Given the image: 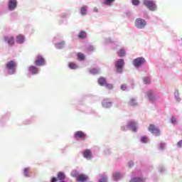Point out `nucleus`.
Masks as SVG:
<instances>
[{"mask_svg": "<svg viewBox=\"0 0 182 182\" xmlns=\"http://www.w3.org/2000/svg\"><path fill=\"white\" fill-rule=\"evenodd\" d=\"M145 63L146 58L144 57H138L132 61L133 66L140 73H147L149 72V65H144Z\"/></svg>", "mask_w": 182, "mask_h": 182, "instance_id": "obj_1", "label": "nucleus"}, {"mask_svg": "<svg viewBox=\"0 0 182 182\" xmlns=\"http://www.w3.org/2000/svg\"><path fill=\"white\" fill-rule=\"evenodd\" d=\"M18 64L15 60H11L6 63V70H7L8 75H15L16 73V67Z\"/></svg>", "mask_w": 182, "mask_h": 182, "instance_id": "obj_2", "label": "nucleus"}, {"mask_svg": "<svg viewBox=\"0 0 182 182\" xmlns=\"http://www.w3.org/2000/svg\"><path fill=\"white\" fill-rule=\"evenodd\" d=\"M124 65H126V63L124 62V59L119 58L114 63L116 73H118L119 75H122V73H123V68H124Z\"/></svg>", "mask_w": 182, "mask_h": 182, "instance_id": "obj_3", "label": "nucleus"}, {"mask_svg": "<svg viewBox=\"0 0 182 182\" xmlns=\"http://www.w3.org/2000/svg\"><path fill=\"white\" fill-rule=\"evenodd\" d=\"M97 83L100 86H102V87H106V89H108L109 90H112L114 87L113 84L108 83L107 79L103 76H101L98 78Z\"/></svg>", "mask_w": 182, "mask_h": 182, "instance_id": "obj_4", "label": "nucleus"}, {"mask_svg": "<svg viewBox=\"0 0 182 182\" xmlns=\"http://www.w3.org/2000/svg\"><path fill=\"white\" fill-rule=\"evenodd\" d=\"M143 4L151 12H156L158 9L157 4L154 0H143Z\"/></svg>", "mask_w": 182, "mask_h": 182, "instance_id": "obj_5", "label": "nucleus"}, {"mask_svg": "<svg viewBox=\"0 0 182 182\" xmlns=\"http://www.w3.org/2000/svg\"><path fill=\"white\" fill-rule=\"evenodd\" d=\"M11 116L12 114L9 111H7L3 114L0 117V126H1V127H5L8 122H9V119H11Z\"/></svg>", "mask_w": 182, "mask_h": 182, "instance_id": "obj_6", "label": "nucleus"}, {"mask_svg": "<svg viewBox=\"0 0 182 182\" xmlns=\"http://www.w3.org/2000/svg\"><path fill=\"white\" fill-rule=\"evenodd\" d=\"M136 29H144L147 26V21L142 18H136L134 21Z\"/></svg>", "mask_w": 182, "mask_h": 182, "instance_id": "obj_7", "label": "nucleus"}, {"mask_svg": "<svg viewBox=\"0 0 182 182\" xmlns=\"http://www.w3.org/2000/svg\"><path fill=\"white\" fill-rule=\"evenodd\" d=\"M34 65L38 68H42V66H46V60L42 55H38L36 57L34 60Z\"/></svg>", "mask_w": 182, "mask_h": 182, "instance_id": "obj_8", "label": "nucleus"}, {"mask_svg": "<svg viewBox=\"0 0 182 182\" xmlns=\"http://www.w3.org/2000/svg\"><path fill=\"white\" fill-rule=\"evenodd\" d=\"M28 75L31 76H36V75H39L41 73V68L38 66L35 65H30L28 68Z\"/></svg>", "mask_w": 182, "mask_h": 182, "instance_id": "obj_9", "label": "nucleus"}, {"mask_svg": "<svg viewBox=\"0 0 182 182\" xmlns=\"http://www.w3.org/2000/svg\"><path fill=\"white\" fill-rule=\"evenodd\" d=\"M149 132H150L152 134H154L156 137H159L161 136V132L160 129L157 127H156V125L151 124L148 128Z\"/></svg>", "mask_w": 182, "mask_h": 182, "instance_id": "obj_10", "label": "nucleus"}, {"mask_svg": "<svg viewBox=\"0 0 182 182\" xmlns=\"http://www.w3.org/2000/svg\"><path fill=\"white\" fill-rule=\"evenodd\" d=\"M4 42L12 48V46H15V37L14 36H4Z\"/></svg>", "mask_w": 182, "mask_h": 182, "instance_id": "obj_11", "label": "nucleus"}, {"mask_svg": "<svg viewBox=\"0 0 182 182\" xmlns=\"http://www.w3.org/2000/svg\"><path fill=\"white\" fill-rule=\"evenodd\" d=\"M18 8V0H9L7 3V9L9 12L15 11Z\"/></svg>", "mask_w": 182, "mask_h": 182, "instance_id": "obj_12", "label": "nucleus"}, {"mask_svg": "<svg viewBox=\"0 0 182 182\" xmlns=\"http://www.w3.org/2000/svg\"><path fill=\"white\" fill-rule=\"evenodd\" d=\"M73 137L75 140H86V133L83 131H77L74 133Z\"/></svg>", "mask_w": 182, "mask_h": 182, "instance_id": "obj_13", "label": "nucleus"}, {"mask_svg": "<svg viewBox=\"0 0 182 182\" xmlns=\"http://www.w3.org/2000/svg\"><path fill=\"white\" fill-rule=\"evenodd\" d=\"M127 129L128 130H132L134 133L137 132V123L134 120H130L127 122Z\"/></svg>", "mask_w": 182, "mask_h": 182, "instance_id": "obj_14", "label": "nucleus"}, {"mask_svg": "<svg viewBox=\"0 0 182 182\" xmlns=\"http://www.w3.org/2000/svg\"><path fill=\"white\" fill-rule=\"evenodd\" d=\"M82 156L84 159H86V160H92L93 159V154L92 153V151L89 149H85L82 151Z\"/></svg>", "mask_w": 182, "mask_h": 182, "instance_id": "obj_15", "label": "nucleus"}, {"mask_svg": "<svg viewBox=\"0 0 182 182\" xmlns=\"http://www.w3.org/2000/svg\"><path fill=\"white\" fill-rule=\"evenodd\" d=\"M102 106L104 109H110L113 106V102H110L109 99H104L102 102Z\"/></svg>", "mask_w": 182, "mask_h": 182, "instance_id": "obj_16", "label": "nucleus"}, {"mask_svg": "<svg viewBox=\"0 0 182 182\" xmlns=\"http://www.w3.org/2000/svg\"><path fill=\"white\" fill-rule=\"evenodd\" d=\"M146 95L149 102H151V103H154V102H156V95H154V92L153 90L148 91Z\"/></svg>", "mask_w": 182, "mask_h": 182, "instance_id": "obj_17", "label": "nucleus"}, {"mask_svg": "<svg viewBox=\"0 0 182 182\" xmlns=\"http://www.w3.org/2000/svg\"><path fill=\"white\" fill-rule=\"evenodd\" d=\"M129 182H146L143 176H132Z\"/></svg>", "mask_w": 182, "mask_h": 182, "instance_id": "obj_18", "label": "nucleus"}, {"mask_svg": "<svg viewBox=\"0 0 182 182\" xmlns=\"http://www.w3.org/2000/svg\"><path fill=\"white\" fill-rule=\"evenodd\" d=\"M76 180L77 182H86L89 180V176L84 173H80V176Z\"/></svg>", "mask_w": 182, "mask_h": 182, "instance_id": "obj_19", "label": "nucleus"}, {"mask_svg": "<svg viewBox=\"0 0 182 182\" xmlns=\"http://www.w3.org/2000/svg\"><path fill=\"white\" fill-rule=\"evenodd\" d=\"M124 176L120 172H114L112 173V178L114 181H119L121 178H123Z\"/></svg>", "mask_w": 182, "mask_h": 182, "instance_id": "obj_20", "label": "nucleus"}, {"mask_svg": "<svg viewBox=\"0 0 182 182\" xmlns=\"http://www.w3.org/2000/svg\"><path fill=\"white\" fill-rule=\"evenodd\" d=\"M16 42L18 45H22L23 43H25V36L23 35H21V34L16 36Z\"/></svg>", "mask_w": 182, "mask_h": 182, "instance_id": "obj_21", "label": "nucleus"}, {"mask_svg": "<svg viewBox=\"0 0 182 182\" xmlns=\"http://www.w3.org/2000/svg\"><path fill=\"white\" fill-rule=\"evenodd\" d=\"M57 179L60 181H65V180H66V174H65V172H58L57 174Z\"/></svg>", "mask_w": 182, "mask_h": 182, "instance_id": "obj_22", "label": "nucleus"}, {"mask_svg": "<svg viewBox=\"0 0 182 182\" xmlns=\"http://www.w3.org/2000/svg\"><path fill=\"white\" fill-rule=\"evenodd\" d=\"M88 9H89V6H87L86 5L82 6L80 8V15H82V16H85V15H87V10Z\"/></svg>", "mask_w": 182, "mask_h": 182, "instance_id": "obj_23", "label": "nucleus"}, {"mask_svg": "<svg viewBox=\"0 0 182 182\" xmlns=\"http://www.w3.org/2000/svg\"><path fill=\"white\" fill-rule=\"evenodd\" d=\"M77 59L79 62H84V60H86V55L83 53H77Z\"/></svg>", "mask_w": 182, "mask_h": 182, "instance_id": "obj_24", "label": "nucleus"}, {"mask_svg": "<svg viewBox=\"0 0 182 182\" xmlns=\"http://www.w3.org/2000/svg\"><path fill=\"white\" fill-rule=\"evenodd\" d=\"M78 39H86L87 38V33L85 31H80L77 34Z\"/></svg>", "mask_w": 182, "mask_h": 182, "instance_id": "obj_25", "label": "nucleus"}, {"mask_svg": "<svg viewBox=\"0 0 182 182\" xmlns=\"http://www.w3.org/2000/svg\"><path fill=\"white\" fill-rule=\"evenodd\" d=\"M68 68L71 70H76V69H79V65H77V64H76L75 63L70 62L68 63Z\"/></svg>", "mask_w": 182, "mask_h": 182, "instance_id": "obj_26", "label": "nucleus"}, {"mask_svg": "<svg viewBox=\"0 0 182 182\" xmlns=\"http://www.w3.org/2000/svg\"><path fill=\"white\" fill-rule=\"evenodd\" d=\"M65 43L64 41L61 42L56 43L55 44V48L56 49H63L65 48Z\"/></svg>", "mask_w": 182, "mask_h": 182, "instance_id": "obj_27", "label": "nucleus"}, {"mask_svg": "<svg viewBox=\"0 0 182 182\" xmlns=\"http://www.w3.org/2000/svg\"><path fill=\"white\" fill-rule=\"evenodd\" d=\"M32 123H33V118L31 117L24 119L22 122V124H23V126H29V124H32Z\"/></svg>", "mask_w": 182, "mask_h": 182, "instance_id": "obj_28", "label": "nucleus"}, {"mask_svg": "<svg viewBox=\"0 0 182 182\" xmlns=\"http://www.w3.org/2000/svg\"><path fill=\"white\" fill-rule=\"evenodd\" d=\"M117 55L119 58H124L126 56V50L121 48L118 50Z\"/></svg>", "mask_w": 182, "mask_h": 182, "instance_id": "obj_29", "label": "nucleus"}, {"mask_svg": "<svg viewBox=\"0 0 182 182\" xmlns=\"http://www.w3.org/2000/svg\"><path fill=\"white\" fill-rule=\"evenodd\" d=\"M129 105L132 106V107H136L139 106V103L134 98H131L129 100Z\"/></svg>", "mask_w": 182, "mask_h": 182, "instance_id": "obj_30", "label": "nucleus"}, {"mask_svg": "<svg viewBox=\"0 0 182 182\" xmlns=\"http://www.w3.org/2000/svg\"><path fill=\"white\" fill-rule=\"evenodd\" d=\"M70 175L72 177H75L77 180V177L80 175V173H79L77 170L74 169L71 171Z\"/></svg>", "mask_w": 182, "mask_h": 182, "instance_id": "obj_31", "label": "nucleus"}, {"mask_svg": "<svg viewBox=\"0 0 182 182\" xmlns=\"http://www.w3.org/2000/svg\"><path fill=\"white\" fill-rule=\"evenodd\" d=\"M140 141H141V143H143L144 144L149 143V136H147L146 135L141 136L140 137Z\"/></svg>", "mask_w": 182, "mask_h": 182, "instance_id": "obj_32", "label": "nucleus"}, {"mask_svg": "<svg viewBox=\"0 0 182 182\" xmlns=\"http://www.w3.org/2000/svg\"><path fill=\"white\" fill-rule=\"evenodd\" d=\"M174 97L176 102H181V98H180V94L178 93V90H175Z\"/></svg>", "mask_w": 182, "mask_h": 182, "instance_id": "obj_33", "label": "nucleus"}, {"mask_svg": "<svg viewBox=\"0 0 182 182\" xmlns=\"http://www.w3.org/2000/svg\"><path fill=\"white\" fill-rule=\"evenodd\" d=\"M114 1L116 0H103V4L107 6H112Z\"/></svg>", "mask_w": 182, "mask_h": 182, "instance_id": "obj_34", "label": "nucleus"}, {"mask_svg": "<svg viewBox=\"0 0 182 182\" xmlns=\"http://www.w3.org/2000/svg\"><path fill=\"white\" fill-rule=\"evenodd\" d=\"M104 154L105 156H110L112 154V149L109 148V146H107L104 149Z\"/></svg>", "mask_w": 182, "mask_h": 182, "instance_id": "obj_35", "label": "nucleus"}, {"mask_svg": "<svg viewBox=\"0 0 182 182\" xmlns=\"http://www.w3.org/2000/svg\"><path fill=\"white\" fill-rule=\"evenodd\" d=\"M29 170H31V168L28 167L23 169V174L24 177H29Z\"/></svg>", "mask_w": 182, "mask_h": 182, "instance_id": "obj_36", "label": "nucleus"}, {"mask_svg": "<svg viewBox=\"0 0 182 182\" xmlns=\"http://www.w3.org/2000/svg\"><path fill=\"white\" fill-rule=\"evenodd\" d=\"M125 15L128 18V19H133V13L132 12V11L130 10H127L126 12H125Z\"/></svg>", "mask_w": 182, "mask_h": 182, "instance_id": "obj_37", "label": "nucleus"}, {"mask_svg": "<svg viewBox=\"0 0 182 182\" xmlns=\"http://www.w3.org/2000/svg\"><path fill=\"white\" fill-rule=\"evenodd\" d=\"M68 13H63L61 14V15L60 16V25H62V23H63V20L65 19V18L68 17Z\"/></svg>", "mask_w": 182, "mask_h": 182, "instance_id": "obj_38", "label": "nucleus"}, {"mask_svg": "<svg viewBox=\"0 0 182 182\" xmlns=\"http://www.w3.org/2000/svg\"><path fill=\"white\" fill-rule=\"evenodd\" d=\"M143 82L144 85H150V83H151V79L149 77H144L143 78Z\"/></svg>", "mask_w": 182, "mask_h": 182, "instance_id": "obj_39", "label": "nucleus"}, {"mask_svg": "<svg viewBox=\"0 0 182 182\" xmlns=\"http://www.w3.org/2000/svg\"><path fill=\"white\" fill-rule=\"evenodd\" d=\"M170 122L171 123V124H173V126H176V124H178V122H177V119H176V117L172 116L170 119Z\"/></svg>", "mask_w": 182, "mask_h": 182, "instance_id": "obj_40", "label": "nucleus"}, {"mask_svg": "<svg viewBox=\"0 0 182 182\" xmlns=\"http://www.w3.org/2000/svg\"><path fill=\"white\" fill-rule=\"evenodd\" d=\"M89 73H90V75H99V70H97V68H92L89 70Z\"/></svg>", "mask_w": 182, "mask_h": 182, "instance_id": "obj_41", "label": "nucleus"}, {"mask_svg": "<svg viewBox=\"0 0 182 182\" xmlns=\"http://www.w3.org/2000/svg\"><path fill=\"white\" fill-rule=\"evenodd\" d=\"M166 147V143H164V142H160L159 144H158V149L159 150H161L163 151V150H164Z\"/></svg>", "mask_w": 182, "mask_h": 182, "instance_id": "obj_42", "label": "nucleus"}, {"mask_svg": "<svg viewBox=\"0 0 182 182\" xmlns=\"http://www.w3.org/2000/svg\"><path fill=\"white\" fill-rule=\"evenodd\" d=\"M97 182H107V177L106 175H102L100 178L98 179Z\"/></svg>", "mask_w": 182, "mask_h": 182, "instance_id": "obj_43", "label": "nucleus"}, {"mask_svg": "<svg viewBox=\"0 0 182 182\" xmlns=\"http://www.w3.org/2000/svg\"><path fill=\"white\" fill-rule=\"evenodd\" d=\"M132 4L134 6H139L140 5V0H132Z\"/></svg>", "mask_w": 182, "mask_h": 182, "instance_id": "obj_44", "label": "nucleus"}, {"mask_svg": "<svg viewBox=\"0 0 182 182\" xmlns=\"http://www.w3.org/2000/svg\"><path fill=\"white\" fill-rule=\"evenodd\" d=\"M87 50L89 52H95V46H93L92 45H89L87 46Z\"/></svg>", "mask_w": 182, "mask_h": 182, "instance_id": "obj_45", "label": "nucleus"}, {"mask_svg": "<svg viewBox=\"0 0 182 182\" xmlns=\"http://www.w3.org/2000/svg\"><path fill=\"white\" fill-rule=\"evenodd\" d=\"M120 89L121 90H124V91L127 90V85H126V84H122L120 86Z\"/></svg>", "mask_w": 182, "mask_h": 182, "instance_id": "obj_46", "label": "nucleus"}, {"mask_svg": "<svg viewBox=\"0 0 182 182\" xmlns=\"http://www.w3.org/2000/svg\"><path fill=\"white\" fill-rule=\"evenodd\" d=\"M128 166L129 167V168H132V167H134V161H129L128 162Z\"/></svg>", "mask_w": 182, "mask_h": 182, "instance_id": "obj_47", "label": "nucleus"}, {"mask_svg": "<svg viewBox=\"0 0 182 182\" xmlns=\"http://www.w3.org/2000/svg\"><path fill=\"white\" fill-rule=\"evenodd\" d=\"M177 147H178V149H181L182 147V139L179 140L177 144H176Z\"/></svg>", "mask_w": 182, "mask_h": 182, "instance_id": "obj_48", "label": "nucleus"}, {"mask_svg": "<svg viewBox=\"0 0 182 182\" xmlns=\"http://www.w3.org/2000/svg\"><path fill=\"white\" fill-rule=\"evenodd\" d=\"M58 177L53 176L50 181V182H58Z\"/></svg>", "mask_w": 182, "mask_h": 182, "instance_id": "obj_49", "label": "nucleus"}, {"mask_svg": "<svg viewBox=\"0 0 182 182\" xmlns=\"http://www.w3.org/2000/svg\"><path fill=\"white\" fill-rule=\"evenodd\" d=\"M159 171L161 173H164V171H166V169L164 168V166H159Z\"/></svg>", "mask_w": 182, "mask_h": 182, "instance_id": "obj_50", "label": "nucleus"}, {"mask_svg": "<svg viewBox=\"0 0 182 182\" xmlns=\"http://www.w3.org/2000/svg\"><path fill=\"white\" fill-rule=\"evenodd\" d=\"M121 130H122V132H126V130H129V128H127V127L122 126V127H121Z\"/></svg>", "mask_w": 182, "mask_h": 182, "instance_id": "obj_51", "label": "nucleus"}, {"mask_svg": "<svg viewBox=\"0 0 182 182\" xmlns=\"http://www.w3.org/2000/svg\"><path fill=\"white\" fill-rule=\"evenodd\" d=\"M106 43H113V41H112V38H107V39H106Z\"/></svg>", "mask_w": 182, "mask_h": 182, "instance_id": "obj_52", "label": "nucleus"}, {"mask_svg": "<svg viewBox=\"0 0 182 182\" xmlns=\"http://www.w3.org/2000/svg\"><path fill=\"white\" fill-rule=\"evenodd\" d=\"M94 12H99V9H97V7H95L94 9H93Z\"/></svg>", "mask_w": 182, "mask_h": 182, "instance_id": "obj_53", "label": "nucleus"}, {"mask_svg": "<svg viewBox=\"0 0 182 182\" xmlns=\"http://www.w3.org/2000/svg\"><path fill=\"white\" fill-rule=\"evenodd\" d=\"M87 113H90V112H87Z\"/></svg>", "mask_w": 182, "mask_h": 182, "instance_id": "obj_54", "label": "nucleus"}]
</instances>
